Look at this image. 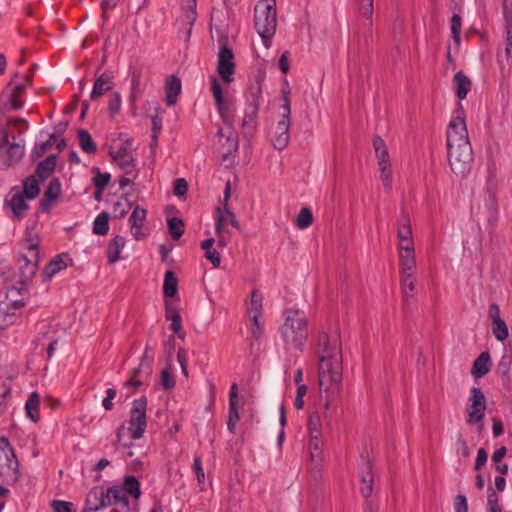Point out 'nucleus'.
I'll list each match as a JSON object with an SVG mask.
<instances>
[{
	"label": "nucleus",
	"mask_w": 512,
	"mask_h": 512,
	"mask_svg": "<svg viewBox=\"0 0 512 512\" xmlns=\"http://www.w3.org/2000/svg\"><path fill=\"white\" fill-rule=\"evenodd\" d=\"M26 196L18 188L14 187L5 198V206H7L12 213L13 220H21L24 218L29 206L26 203Z\"/></svg>",
	"instance_id": "nucleus-16"
},
{
	"label": "nucleus",
	"mask_w": 512,
	"mask_h": 512,
	"mask_svg": "<svg viewBox=\"0 0 512 512\" xmlns=\"http://www.w3.org/2000/svg\"><path fill=\"white\" fill-rule=\"evenodd\" d=\"M456 452L458 455L464 458H467L470 455V449L467 445L466 440L461 434L458 435L456 440Z\"/></svg>",
	"instance_id": "nucleus-57"
},
{
	"label": "nucleus",
	"mask_w": 512,
	"mask_h": 512,
	"mask_svg": "<svg viewBox=\"0 0 512 512\" xmlns=\"http://www.w3.org/2000/svg\"><path fill=\"white\" fill-rule=\"evenodd\" d=\"M456 96L463 100L471 90L472 83L470 79L462 72H457L453 77Z\"/></svg>",
	"instance_id": "nucleus-30"
},
{
	"label": "nucleus",
	"mask_w": 512,
	"mask_h": 512,
	"mask_svg": "<svg viewBox=\"0 0 512 512\" xmlns=\"http://www.w3.org/2000/svg\"><path fill=\"white\" fill-rule=\"evenodd\" d=\"M152 363L153 356L148 355V348L146 347L139 366L132 370L130 377L125 382V385L127 387L138 389L142 385V381L139 377L142 374H145L146 376L150 375L152 372Z\"/></svg>",
	"instance_id": "nucleus-17"
},
{
	"label": "nucleus",
	"mask_w": 512,
	"mask_h": 512,
	"mask_svg": "<svg viewBox=\"0 0 512 512\" xmlns=\"http://www.w3.org/2000/svg\"><path fill=\"white\" fill-rule=\"evenodd\" d=\"M183 21L187 24V32H191L192 26L197 18V1L182 0Z\"/></svg>",
	"instance_id": "nucleus-34"
},
{
	"label": "nucleus",
	"mask_w": 512,
	"mask_h": 512,
	"mask_svg": "<svg viewBox=\"0 0 512 512\" xmlns=\"http://www.w3.org/2000/svg\"><path fill=\"white\" fill-rule=\"evenodd\" d=\"M486 398L483 391L478 387H472L468 398L466 411V422L469 425H478L479 431L483 429V419L485 417Z\"/></svg>",
	"instance_id": "nucleus-9"
},
{
	"label": "nucleus",
	"mask_w": 512,
	"mask_h": 512,
	"mask_svg": "<svg viewBox=\"0 0 512 512\" xmlns=\"http://www.w3.org/2000/svg\"><path fill=\"white\" fill-rule=\"evenodd\" d=\"M233 226L236 229H240V224L236 218V215L228 208L227 204L223 208L217 207L215 211V231L221 233L227 230L228 225Z\"/></svg>",
	"instance_id": "nucleus-18"
},
{
	"label": "nucleus",
	"mask_w": 512,
	"mask_h": 512,
	"mask_svg": "<svg viewBox=\"0 0 512 512\" xmlns=\"http://www.w3.org/2000/svg\"><path fill=\"white\" fill-rule=\"evenodd\" d=\"M455 512H468L467 498L464 495H457L454 499Z\"/></svg>",
	"instance_id": "nucleus-62"
},
{
	"label": "nucleus",
	"mask_w": 512,
	"mask_h": 512,
	"mask_svg": "<svg viewBox=\"0 0 512 512\" xmlns=\"http://www.w3.org/2000/svg\"><path fill=\"white\" fill-rule=\"evenodd\" d=\"M262 300V295L257 290L251 292L250 301L247 305L249 320L256 321L261 318L263 310Z\"/></svg>",
	"instance_id": "nucleus-32"
},
{
	"label": "nucleus",
	"mask_w": 512,
	"mask_h": 512,
	"mask_svg": "<svg viewBox=\"0 0 512 512\" xmlns=\"http://www.w3.org/2000/svg\"><path fill=\"white\" fill-rule=\"evenodd\" d=\"M211 91L221 119L226 125L232 126L236 112L235 100L232 97H224L222 87L215 77L211 81Z\"/></svg>",
	"instance_id": "nucleus-11"
},
{
	"label": "nucleus",
	"mask_w": 512,
	"mask_h": 512,
	"mask_svg": "<svg viewBox=\"0 0 512 512\" xmlns=\"http://www.w3.org/2000/svg\"><path fill=\"white\" fill-rule=\"evenodd\" d=\"M25 414L34 423L40 420V395L38 392H32L26 400Z\"/></svg>",
	"instance_id": "nucleus-29"
},
{
	"label": "nucleus",
	"mask_w": 512,
	"mask_h": 512,
	"mask_svg": "<svg viewBox=\"0 0 512 512\" xmlns=\"http://www.w3.org/2000/svg\"><path fill=\"white\" fill-rule=\"evenodd\" d=\"M380 168V178L383 182V185L387 189H391L392 187V171H391V163L378 165Z\"/></svg>",
	"instance_id": "nucleus-54"
},
{
	"label": "nucleus",
	"mask_w": 512,
	"mask_h": 512,
	"mask_svg": "<svg viewBox=\"0 0 512 512\" xmlns=\"http://www.w3.org/2000/svg\"><path fill=\"white\" fill-rule=\"evenodd\" d=\"M283 316L280 332L286 347L302 350L309 336L306 314L300 309L288 308Z\"/></svg>",
	"instance_id": "nucleus-3"
},
{
	"label": "nucleus",
	"mask_w": 512,
	"mask_h": 512,
	"mask_svg": "<svg viewBox=\"0 0 512 512\" xmlns=\"http://www.w3.org/2000/svg\"><path fill=\"white\" fill-rule=\"evenodd\" d=\"M398 248H399V255L415 253L413 239H407L406 241L399 240Z\"/></svg>",
	"instance_id": "nucleus-61"
},
{
	"label": "nucleus",
	"mask_w": 512,
	"mask_h": 512,
	"mask_svg": "<svg viewBox=\"0 0 512 512\" xmlns=\"http://www.w3.org/2000/svg\"><path fill=\"white\" fill-rule=\"evenodd\" d=\"M373 146L378 165L390 164V157L384 140L379 136H375L373 138Z\"/></svg>",
	"instance_id": "nucleus-37"
},
{
	"label": "nucleus",
	"mask_w": 512,
	"mask_h": 512,
	"mask_svg": "<svg viewBox=\"0 0 512 512\" xmlns=\"http://www.w3.org/2000/svg\"><path fill=\"white\" fill-rule=\"evenodd\" d=\"M239 420H240V416H239L237 404L230 403L227 428L232 434L235 433L236 424Z\"/></svg>",
	"instance_id": "nucleus-51"
},
{
	"label": "nucleus",
	"mask_w": 512,
	"mask_h": 512,
	"mask_svg": "<svg viewBox=\"0 0 512 512\" xmlns=\"http://www.w3.org/2000/svg\"><path fill=\"white\" fill-rule=\"evenodd\" d=\"M491 369V357L488 352H482L473 362L471 374L475 379L484 377Z\"/></svg>",
	"instance_id": "nucleus-26"
},
{
	"label": "nucleus",
	"mask_w": 512,
	"mask_h": 512,
	"mask_svg": "<svg viewBox=\"0 0 512 512\" xmlns=\"http://www.w3.org/2000/svg\"><path fill=\"white\" fill-rule=\"evenodd\" d=\"M125 246V239L122 236H115L110 240L107 248L109 263H115L120 259V253Z\"/></svg>",
	"instance_id": "nucleus-35"
},
{
	"label": "nucleus",
	"mask_w": 512,
	"mask_h": 512,
	"mask_svg": "<svg viewBox=\"0 0 512 512\" xmlns=\"http://www.w3.org/2000/svg\"><path fill=\"white\" fill-rule=\"evenodd\" d=\"M317 354L319 358L318 377L321 400L324 409L330 406L329 392L334 393L342 380V356L339 337L336 332L328 333L321 329L317 336Z\"/></svg>",
	"instance_id": "nucleus-1"
},
{
	"label": "nucleus",
	"mask_w": 512,
	"mask_h": 512,
	"mask_svg": "<svg viewBox=\"0 0 512 512\" xmlns=\"http://www.w3.org/2000/svg\"><path fill=\"white\" fill-rule=\"evenodd\" d=\"M308 430L310 436H313V434L321 435V421L318 412L310 414L308 419Z\"/></svg>",
	"instance_id": "nucleus-52"
},
{
	"label": "nucleus",
	"mask_w": 512,
	"mask_h": 512,
	"mask_svg": "<svg viewBox=\"0 0 512 512\" xmlns=\"http://www.w3.org/2000/svg\"><path fill=\"white\" fill-rule=\"evenodd\" d=\"M60 193L61 183L58 178H53L49 182V185L44 192V197L40 202L41 210L47 211L50 208L51 203L59 197Z\"/></svg>",
	"instance_id": "nucleus-24"
},
{
	"label": "nucleus",
	"mask_w": 512,
	"mask_h": 512,
	"mask_svg": "<svg viewBox=\"0 0 512 512\" xmlns=\"http://www.w3.org/2000/svg\"><path fill=\"white\" fill-rule=\"evenodd\" d=\"M71 259L67 254H60L54 257L44 268L43 276L45 279H51L61 270L68 267Z\"/></svg>",
	"instance_id": "nucleus-22"
},
{
	"label": "nucleus",
	"mask_w": 512,
	"mask_h": 512,
	"mask_svg": "<svg viewBox=\"0 0 512 512\" xmlns=\"http://www.w3.org/2000/svg\"><path fill=\"white\" fill-rule=\"evenodd\" d=\"M123 489L126 494H130L135 499H138L141 495L140 482L135 476H127L124 479Z\"/></svg>",
	"instance_id": "nucleus-43"
},
{
	"label": "nucleus",
	"mask_w": 512,
	"mask_h": 512,
	"mask_svg": "<svg viewBox=\"0 0 512 512\" xmlns=\"http://www.w3.org/2000/svg\"><path fill=\"white\" fill-rule=\"evenodd\" d=\"M492 332L499 341H504L508 337V327L503 320L492 322Z\"/></svg>",
	"instance_id": "nucleus-49"
},
{
	"label": "nucleus",
	"mask_w": 512,
	"mask_h": 512,
	"mask_svg": "<svg viewBox=\"0 0 512 512\" xmlns=\"http://www.w3.org/2000/svg\"><path fill=\"white\" fill-rule=\"evenodd\" d=\"M78 141L81 149L85 153L94 154L97 151V145L88 131L80 129L78 131Z\"/></svg>",
	"instance_id": "nucleus-39"
},
{
	"label": "nucleus",
	"mask_w": 512,
	"mask_h": 512,
	"mask_svg": "<svg viewBox=\"0 0 512 512\" xmlns=\"http://www.w3.org/2000/svg\"><path fill=\"white\" fill-rule=\"evenodd\" d=\"M92 498L96 501V506L100 509L109 505H116L122 503L123 505L129 504V499L123 488L111 487L106 492L102 489L92 490L87 498V504H91Z\"/></svg>",
	"instance_id": "nucleus-12"
},
{
	"label": "nucleus",
	"mask_w": 512,
	"mask_h": 512,
	"mask_svg": "<svg viewBox=\"0 0 512 512\" xmlns=\"http://www.w3.org/2000/svg\"><path fill=\"white\" fill-rule=\"evenodd\" d=\"M177 360L180 364L183 375L188 377V352H187V350L180 348L177 353Z\"/></svg>",
	"instance_id": "nucleus-58"
},
{
	"label": "nucleus",
	"mask_w": 512,
	"mask_h": 512,
	"mask_svg": "<svg viewBox=\"0 0 512 512\" xmlns=\"http://www.w3.org/2000/svg\"><path fill=\"white\" fill-rule=\"evenodd\" d=\"M145 90V83L142 80V70L134 68L131 71V90L129 95V101L135 103L140 99Z\"/></svg>",
	"instance_id": "nucleus-25"
},
{
	"label": "nucleus",
	"mask_w": 512,
	"mask_h": 512,
	"mask_svg": "<svg viewBox=\"0 0 512 512\" xmlns=\"http://www.w3.org/2000/svg\"><path fill=\"white\" fill-rule=\"evenodd\" d=\"M498 501L499 499L497 493L493 489L489 488L487 496L489 512H503L498 504Z\"/></svg>",
	"instance_id": "nucleus-55"
},
{
	"label": "nucleus",
	"mask_w": 512,
	"mask_h": 512,
	"mask_svg": "<svg viewBox=\"0 0 512 512\" xmlns=\"http://www.w3.org/2000/svg\"><path fill=\"white\" fill-rule=\"evenodd\" d=\"M446 135L450 168L457 176L464 177L470 171L473 150L468 138L464 110L461 107L455 111Z\"/></svg>",
	"instance_id": "nucleus-2"
},
{
	"label": "nucleus",
	"mask_w": 512,
	"mask_h": 512,
	"mask_svg": "<svg viewBox=\"0 0 512 512\" xmlns=\"http://www.w3.org/2000/svg\"><path fill=\"white\" fill-rule=\"evenodd\" d=\"M28 298V285L15 282L5 291L0 292V300L7 302L8 305L22 311Z\"/></svg>",
	"instance_id": "nucleus-15"
},
{
	"label": "nucleus",
	"mask_w": 512,
	"mask_h": 512,
	"mask_svg": "<svg viewBox=\"0 0 512 512\" xmlns=\"http://www.w3.org/2000/svg\"><path fill=\"white\" fill-rule=\"evenodd\" d=\"M0 460L4 461L8 469L18 473L19 461L14 448L6 437H0Z\"/></svg>",
	"instance_id": "nucleus-19"
},
{
	"label": "nucleus",
	"mask_w": 512,
	"mask_h": 512,
	"mask_svg": "<svg viewBox=\"0 0 512 512\" xmlns=\"http://www.w3.org/2000/svg\"><path fill=\"white\" fill-rule=\"evenodd\" d=\"M24 141H15L8 129L0 131V153L5 157V165L11 167L20 162L24 156Z\"/></svg>",
	"instance_id": "nucleus-10"
},
{
	"label": "nucleus",
	"mask_w": 512,
	"mask_h": 512,
	"mask_svg": "<svg viewBox=\"0 0 512 512\" xmlns=\"http://www.w3.org/2000/svg\"><path fill=\"white\" fill-rule=\"evenodd\" d=\"M110 155L113 161L124 172V174L131 175L134 173L137 159L133 154L131 140H126L122 142L117 148V150L110 151Z\"/></svg>",
	"instance_id": "nucleus-14"
},
{
	"label": "nucleus",
	"mask_w": 512,
	"mask_h": 512,
	"mask_svg": "<svg viewBox=\"0 0 512 512\" xmlns=\"http://www.w3.org/2000/svg\"><path fill=\"white\" fill-rule=\"evenodd\" d=\"M165 91L167 105L173 106L176 103L177 97L181 92L180 79L174 75L170 76L166 81Z\"/></svg>",
	"instance_id": "nucleus-31"
},
{
	"label": "nucleus",
	"mask_w": 512,
	"mask_h": 512,
	"mask_svg": "<svg viewBox=\"0 0 512 512\" xmlns=\"http://www.w3.org/2000/svg\"><path fill=\"white\" fill-rule=\"evenodd\" d=\"M361 485H360V492L363 495V497L368 498L371 496L373 492V472H372V464L369 460L365 461L364 467L361 471Z\"/></svg>",
	"instance_id": "nucleus-27"
},
{
	"label": "nucleus",
	"mask_w": 512,
	"mask_h": 512,
	"mask_svg": "<svg viewBox=\"0 0 512 512\" xmlns=\"http://www.w3.org/2000/svg\"><path fill=\"white\" fill-rule=\"evenodd\" d=\"M57 136L56 134H51L49 139L42 143H37L32 151V156L35 158L42 157L48 150L52 148L56 144Z\"/></svg>",
	"instance_id": "nucleus-45"
},
{
	"label": "nucleus",
	"mask_w": 512,
	"mask_h": 512,
	"mask_svg": "<svg viewBox=\"0 0 512 512\" xmlns=\"http://www.w3.org/2000/svg\"><path fill=\"white\" fill-rule=\"evenodd\" d=\"M256 32H276L277 13L275 0H260L254 9Z\"/></svg>",
	"instance_id": "nucleus-7"
},
{
	"label": "nucleus",
	"mask_w": 512,
	"mask_h": 512,
	"mask_svg": "<svg viewBox=\"0 0 512 512\" xmlns=\"http://www.w3.org/2000/svg\"><path fill=\"white\" fill-rule=\"evenodd\" d=\"M313 222V214L312 211L304 207L300 210L297 219H296V225L299 229H306L308 228Z\"/></svg>",
	"instance_id": "nucleus-47"
},
{
	"label": "nucleus",
	"mask_w": 512,
	"mask_h": 512,
	"mask_svg": "<svg viewBox=\"0 0 512 512\" xmlns=\"http://www.w3.org/2000/svg\"><path fill=\"white\" fill-rule=\"evenodd\" d=\"M146 216V209L136 206L129 217L131 233L136 240H140L146 235L142 230Z\"/></svg>",
	"instance_id": "nucleus-20"
},
{
	"label": "nucleus",
	"mask_w": 512,
	"mask_h": 512,
	"mask_svg": "<svg viewBox=\"0 0 512 512\" xmlns=\"http://www.w3.org/2000/svg\"><path fill=\"white\" fill-rule=\"evenodd\" d=\"M22 192L28 200H33L38 196L40 192V186L39 180L35 175H31L24 180Z\"/></svg>",
	"instance_id": "nucleus-38"
},
{
	"label": "nucleus",
	"mask_w": 512,
	"mask_h": 512,
	"mask_svg": "<svg viewBox=\"0 0 512 512\" xmlns=\"http://www.w3.org/2000/svg\"><path fill=\"white\" fill-rule=\"evenodd\" d=\"M161 385L164 389L169 390L175 386V380L168 369L161 372Z\"/></svg>",
	"instance_id": "nucleus-60"
},
{
	"label": "nucleus",
	"mask_w": 512,
	"mask_h": 512,
	"mask_svg": "<svg viewBox=\"0 0 512 512\" xmlns=\"http://www.w3.org/2000/svg\"><path fill=\"white\" fill-rule=\"evenodd\" d=\"M113 88L112 77L107 74H101L94 82L93 89L90 94L91 100H97L106 92Z\"/></svg>",
	"instance_id": "nucleus-28"
},
{
	"label": "nucleus",
	"mask_w": 512,
	"mask_h": 512,
	"mask_svg": "<svg viewBox=\"0 0 512 512\" xmlns=\"http://www.w3.org/2000/svg\"><path fill=\"white\" fill-rule=\"evenodd\" d=\"M109 230V214L100 213L93 223V233L96 235H106Z\"/></svg>",
	"instance_id": "nucleus-40"
},
{
	"label": "nucleus",
	"mask_w": 512,
	"mask_h": 512,
	"mask_svg": "<svg viewBox=\"0 0 512 512\" xmlns=\"http://www.w3.org/2000/svg\"><path fill=\"white\" fill-rule=\"evenodd\" d=\"M121 107V95L115 92L108 102V109L112 114H116Z\"/></svg>",
	"instance_id": "nucleus-63"
},
{
	"label": "nucleus",
	"mask_w": 512,
	"mask_h": 512,
	"mask_svg": "<svg viewBox=\"0 0 512 512\" xmlns=\"http://www.w3.org/2000/svg\"><path fill=\"white\" fill-rule=\"evenodd\" d=\"M511 363L512 356L504 354L497 364L496 372L501 376H506L510 371Z\"/></svg>",
	"instance_id": "nucleus-53"
},
{
	"label": "nucleus",
	"mask_w": 512,
	"mask_h": 512,
	"mask_svg": "<svg viewBox=\"0 0 512 512\" xmlns=\"http://www.w3.org/2000/svg\"><path fill=\"white\" fill-rule=\"evenodd\" d=\"M250 333L253 339L259 340L263 334V325L260 323L259 319L250 320Z\"/></svg>",
	"instance_id": "nucleus-64"
},
{
	"label": "nucleus",
	"mask_w": 512,
	"mask_h": 512,
	"mask_svg": "<svg viewBox=\"0 0 512 512\" xmlns=\"http://www.w3.org/2000/svg\"><path fill=\"white\" fill-rule=\"evenodd\" d=\"M146 409L147 398L145 396H142L133 401L128 427L126 428L123 424L118 428L116 433L117 443L122 447L129 448L132 446L131 442L125 441L126 433L130 435V439L132 440L140 439L145 433L147 427Z\"/></svg>",
	"instance_id": "nucleus-4"
},
{
	"label": "nucleus",
	"mask_w": 512,
	"mask_h": 512,
	"mask_svg": "<svg viewBox=\"0 0 512 512\" xmlns=\"http://www.w3.org/2000/svg\"><path fill=\"white\" fill-rule=\"evenodd\" d=\"M321 447H322L321 435L313 434V436H310L309 449H310V454H311V457L313 460L320 458Z\"/></svg>",
	"instance_id": "nucleus-50"
},
{
	"label": "nucleus",
	"mask_w": 512,
	"mask_h": 512,
	"mask_svg": "<svg viewBox=\"0 0 512 512\" xmlns=\"http://www.w3.org/2000/svg\"><path fill=\"white\" fill-rule=\"evenodd\" d=\"M397 235L399 240L412 239L410 220L406 214H402L399 219Z\"/></svg>",
	"instance_id": "nucleus-41"
},
{
	"label": "nucleus",
	"mask_w": 512,
	"mask_h": 512,
	"mask_svg": "<svg viewBox=\"0 0 512 512\" xmlns=\"http://www.w3.org/2000/svg\"><path fill=\"white\" fill-rule=\"evenodd\" d=\"M283 101L284 104L282 106L284 113L282 116V119L277 123L274 137L272 140L273 146L275 149L281 151L285 149L289 143L290 139V114H291V108H290V99L288 97L287 93H284L283 95Z\"/></svg>",
	"instance_id": "nucleus-13"
},
{
	"label": "nucleus",
	"mask_w": 512,
	"mask_h": 512,
	"mask_svg": "<svg viewBox=\"0 0 512 512\" xmlns=\"http://www.w3.org/2000/svg\"><path fill=\"white\" fill-rule=\"evenodd\" d=\"M178 292V279L173 271H167L164 275L163 294L167 298H173Z\"/></svg>",
	"instance_id": "nucleus-36"
},
{
	"label": "nucleus",
	"mask_w": 512,
	"mask_h": 512,
	"mask_svg": "<svg viewBox=\"0 0 512 512\" xmlns=\"http://www.w3.org/2000/svg\"><path fill=\"white\" fill-rule=\"evenodd\" d=\"M168 228L173 240H178L184 234V222L180 218H170L168 220Z\"/></svg>",
	"instance_id": "nucleus-46"
},
{
	"label": "nucleus",
	"mask_w": 512,
	"mask_h": 512,
	"mask_svg": "<svg viewBox=\"0 0 512 512\" xmlns=\"http://www.w3.org/2000/svg\"><path fill=\"white\" fill-rule=\"evenodd\" d=\"M244 97L245 107L242 127L246 135H252L258 124V111L260 107V100L262 98L261 86H250L245 92Z\"/></svg>",
	"instance_id": "nucleus-6"
},
{
	"label": "nucleus",
	"mask_w": 512,
	"mask_h": 512,
	"mask_svg": "<svg viewBox=\"0 0 512 512\" xmlns=\"http://www.w3.org/2000/svg\"><path fill=\"white\" fill-rule=\"evenodd\" d=\"M51 506L54 512H75L72 502L64 500H53Z\"/></svg>",
	"instance_id": "nucleus-56"
},
{
	"label": "nucleus",
	"mask_w": 512,
	"mask_h": 512,
	"mask_svg": "<svg viewBox=\"0 0 512 512\" xmlns=\"http://www.w3.org/2000/svg\"><path fill=\"white\" fill-rule=\"evenodd\" d=\"M359 11L365 18H370L373 14V0H359Z\"/></svg>",
	"instance_id": "nucleus-59"
},
{
	"label": "nucleus",
	"mask_w": 512,
	"mask_h": 512,
	"mask_svg": "<svg viewBox=\"0 0 512 512\" xmlns=\"http://www.w3.org/2000/svg\"><path fill=\"white\" fill-rule=\"evenodd\" d=\"M56 162L57 155L52 154L48 156L46 159L38 163L35 170V176H37L40 180L47 179L55 170Z\"/></svg>",
	"instance_id": "nucleus-33"
},
{
	"label": "nucleus",
	"mask_w": 512,
	"mask_h": 512,
	"mask_svg": "<svg viewBox=\"0 0 512 512\" xmlns=\"http://www.w3.org/2000/svg\"><path fill=\"white\" fill-rule=\"evenodd\" d=\"M96 174L93 177V184L96 188V194H102L110 182L111 175L109 173H102L99 168L94 169Z\"/></svg>",
	"instance_id": "nucleus-44"
},
{
	"label": "nucleus",
	"mask_w": 512,
	"mask_h": 512,
	"mask_svg": "<svg viewBox=\"0 0 512 512\" xmlns=\"http://www.w3.org/2000/svg\"><path fill=\"white\" fill-rule=\"evenodd\" d=\"M23 248L26 252L21 254L18 258V274L16 281L17 283L29 285L38 270L40 258L38 236L27 233Z\"/></svg>",
	"instance_id": "nucleus-5"
},
{
	"label": "nucleus",
	"mask_w": 512,
	"mask_h": 512,
	"mask_svg": "<svg viewBox=\"0 0 512 512\" xmlns=\"http://www.w3.org/2000/svg\"><path fill=\"white\" fill-rule=\"evenodd\" d=\"M400 270L401 274L414 273L416 269L415 253L412 254H400Z\"/></svg>",
	"instance_id": "nucleus-42"
},
{
	"label": "nucleus",
	"mask_w": 512,
	"mask_h": 512,
	"mask_svg": "<svg viewBox=\"0 0 512 512\" xmlns=\"http://www.w3.org/2000/svg\"><path fill=\"white\" fill-rule=\"evenodd\" d=\"M18 77H19V74L16 73L9 84V86L11 87V93L9 96V104H10V108L13 110H18L23 107L22 96L27 87L26 84H24V83H15L14 84L15 79Z\"/></svg>",
	"instance_id": "nucleus-23"
},
{
	"label": "nucleus",
	"mask_w": 512,
	"mask_h": 512,
	"mask_svg": "<svg viewBox=\"0 0 512 512\" xmlns=\"http://www.w3.org/2000/svg\"><path fill=\"white\" fill-rule=\"evenodd\" d=\"M218 43L220 47L218 52L217 72L221 79L225 83L229 84L234 80V53L232 51V48L228 45V37L226 35L222 34L218 38Z\"/></svg>",
	"instance_id": "nucleus-8"
},
{
	"label": "nucleus",
	"mask_w": 512,
	"mask_h": 512,
	"mask_svg": "<svg viewBox=\"0 0 512 512\" xmlns=\"http://www.w3.org/2000/svg\"><path fill=\"white\" fill-rule=\"evenodd\" d=\"M416 280L414 277V273L402 274L401 287L402 292L405 297H409L412 295V292L415 289Z\"/></svg>",
	"instance_id": "nucleus-48"
},
{
	"label": "nucleus",
	"mask_w": 512,
	"mask_h": 512,
	"mask_svg": "<svg viewBox=\"0 0 512 512\" xmlns=\"http://www.w3.org/2000/svg\"><path fill=\"white\" fill-rule=\"evenodd\" d=\"M22 315V311L0 300V329H5L16 324Z\"/></svg>",
	"instance_id": "nucleus-21"
}]
</instances>
